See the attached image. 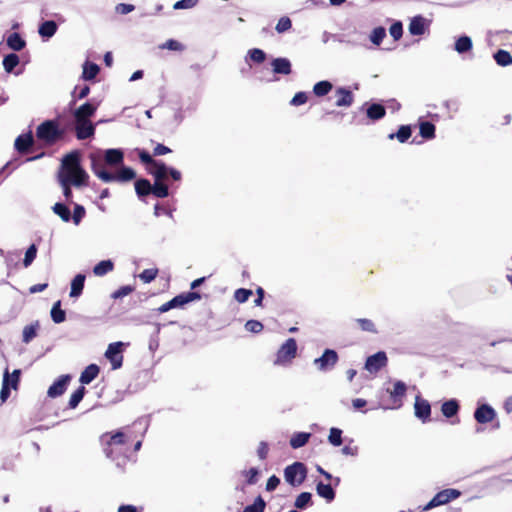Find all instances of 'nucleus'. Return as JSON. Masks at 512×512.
Instances as JSON below:
<instances>
[{"label":"nucleus","mask_w":512,"mask_h":512,"mask_svg":"<svg viewBox=\"0 0 512 512\" xmlns=\"http://www.w3.org/2000/svg\"><path fill=\"white\" fill-rule=\"evenodd\" d=\"M389 33L395 41L399 40L403 34V25L400 21H395L389 28Z\"/></svg>","instance_id":"obj_55"},{"label":"nucleus","mask_w":512,"mask_h":512,"mask_svg":"<svg viewBox=\"0 0 512 512\" xmlns=\"http://www.w3.org/2000/svg\"><path fill=\"white\" fill-rule=\"evenodd\" d=\"M355 322L359 325V328L364 332H370L373 334L378 333L374 322L367 318H358Z\"/></svg>","instance_id":"obj_46"},{"label":"nucleus","mask_w":512,"mask_h":512,"mask_svg":"<svg viewBox=\"0 0 512 512\" xmlns=\"http://www.w3.org/2000/svg\"><path fill=\"white\" fill-rule=\"evenodd\" d=\"M100 71L97 64L86 61L83 64L82 78L86 81L93 80L96 78Z\"/></svg>","instance_id":"obj_32"},{"label":"nucleus","mask_w":512,"mask_h":512,"mask_svg":"<svg viewBox=\"0 0 512 512\" xmlns=\"http://www.w3.org/2000/svg\"><path fill=\"white\" fill-rule=\"evenodd\" d=\"M19 56L15 53L7 54L3 59V67L7 73H11L19 64Z\"/></svg>","instance_id":"obj_44"},{"label":"nucleus","mask_w":512,"mask_h":512,"mask_svg":"<svg viewBox=\"0 0 512 512\" xmlns=\"http://www.w3.org/2000/svg\"><path fill=\"white\" fill-rule=\"evenodd\" d=\"M90 93V87L88 85H84L81 88L77 86L74 88L72 92L73 100L70 102V106L74 105L77 100H82L86 98Z\"/></svg>","instance_id":"obj_47"},{"label":"nucleus","mask_w":512,"mask_h":512,"mask_svg":"<svg viewBox=\"0 0 512 512\" xmlns=\"http://www.w3.org/2000/svg\"><path fill=\"white\" fill-rule=\"evenodd\" d=\"M51 318L54 323L60 324L65 321L66 319V313L64 310L61 309V301H56L51 309Z\"/></svg>","instance_id":"obj_36"},{"label":"nucleus","mask_w":512,"mask_h":512,"mask_svg":"<svg viewBox=\"0 0 512 512\" xmlns=\"http://www.w3.org/2000/svg\"><path fill=\"white\" fill-rule=\"evenodd\" d=\"M461 495V492L457 489H444L438 492L424 507L423 511L431 510L435 507L445 505L450 501L457 499Z\"/></svg>","instance_id":"obj_6"},{"label":"nucleus","mask_w":512,"mask_h":512,"mask_svg":"<svg viewBox=\"0 0 512 512\" xmlns=\"http://www.w3.org/2000/svg\"><path fill=\"white\" fill-rule=\"evenodd\" d=\"M407 390V386L403 381H396L394 383L393 389H387L390 397L393 399V402L396 405V408L402 406V398L405 396Z\"/></svg>","instance_id":"obj_19"},{"label":"nucleus","mask_w":512,"mask_h":512,"mask_svg":"<svg viewBox=\"0 0 512 512\" xmlns=\"http://www.w3.org/2000/svg\"><path fill=\"white\" fill-rule=\"evenodd\" d=\"M316 492L320 497L326 499L327 502H331L335 498V491L330 484L317 483Z\"/></svg>","instance_id":"obj_31"},{"label":"nucleus","mask_w":512,"mask_h":512,"mask_svg":"<svg viewBox=\"0 0 512 512\" xmlns=\"http://www.w3.org/2000/svg\"><path fill=\"white\" fill-rule=\"evenodd\" d=\"M272 71L275 74L289 75L292 71L291 62L288 58L278 57L271 62Z\"/></svg>","instance_id":"obj_20"},{"label":"nucleus","mask_w":512,"mask_h":512,"mask_svg":"<svg viewBox=\"0 0 512 512\" xmlns=\"http://www.w3.org/2000/svg\"><path fill=\"white\" fill-rule=\"evenodd\" d=\"M85 208L80 204H75L74 206V212L71 218L73 219V222L75 225H78L83 217L85 216Z\"/></svg>","instance_id":"obj_59"},{"label":"nucleus","mask_w":512,"mask_h":512,"mask_svg":"<svg viewBox=\"0 0 512 512\" xmlns=\"http://www.w3.org/2000/svg\"><path fill=\"white\" fill-rule=\"evenodd\" d=\"M99 367L96 364L88 365L81 373L79 381L81 384L91 383L99 374Z\"/></svg>","instance_id":"obj_24"},{"label":"nucleus","mask_w":512,"mask_h":512,"mask_svg":"<svg viewBox=\"0 0 512 512\" xmlns=\"http://www.w3.org/2000/svg\"><path fill=\"white\" fill-rule=\"evenodd\" d=\"M85 278L86 277L84 274H77L73 278V280L71 281L70 297L78 298L82 294Z\"/></svg>","instance_id":"obj_28"},{"label":"nucleus","mask_w":512,"mask_h":512,"mask_svg":"<svg viewBox=\"0 0 512 512\" xmlns=\"http://www.w3.org/2000/svg\"><path fill=\"white\" fill-rule=\"evenodd\" d=\"M124 345L125 344L121 341L111 343L108 345V348L105 352V357L110 361L112 369L114 370L119 369L122 366V350Z\"/></svg>","instance_id":"obj_8"},{"label":"nucleus","mask_w":512,"mask_h":512,"mask_svg":"<svg viewBox=\"0 0 512 512\" xmlns=\"http://www.w3.org/2000/svg\"><path fill=\"white\" fill-rule=\"evenodd\" d=\"M337 361V352L333 349H325L323 354L314 360V365L319 371H327L333 368Z\"/></svg>","instance_id":"obj_9"},{"label":"nucleus","mask_w":512,"mask_h":512,"mask_svg":"<svg viewBox=\"0 0 512 512\" xmlns=\"http://www.w3.org/2000/svg\"><path fill=\"white\" fill-rule=\"evenodd\" d=\"M103 165L118 166L122 165L124 161V153L121 149L110 148L104 151L103 161L98 158Z\"/></svg>","instance_id":"obj_15"},{"label":"nucleus","mask_w":512,"mask_h":512,"mask_svg":"<svg viewBox=\"0 0 512 512\" xmlns=\"http://www.w3.org/2000/svg\"><path fill=\"white\" fill-rule=\"evenodd\" d=\"M38 327V322L25 326L22 333V341L26 344L30 343L37 336Z\"/></svg>","instance_id":"obj_40"},{"label":"nucleus","mask_w":512,"mask_h":512,"mask_svg":"<svg viewBox=\"0 0 512 512\" xmlns=\"http://www.w3.org/2000/svg\"><path fill=\"white\" fill-rule=\"evenodd\" d=\"M266 58L267 55L262 49L252 48L248 50L245 61L248 62L250 60L256 64H262Z\"/></svg>","instance_id":"obj_34"},{"label":"nucleus","mask_w":512,"mask_h":512,"mask_svg":"<svg viewBox=\"0 0 512 512\" xmlns=\"http://www.w3.org/2000/svg\"><path fill=\"white\" fill-rule=\"evenodd\" d=\"M292 26V22L289 17H281L276 24V31L278 33H284L288 31Z\"/></svg>","instance_id":"obj_58"},{"label":"nucleus","mask_w":512,"mask_h":512,"mask_svg":"<svg viewBox=\"0 0 512 512\" xmlns=\"http://www.w3.org/2000/svg\"><path fill=\"white\" fill-rule=\"evenodd\" d=\"M367 116L372 120H379L385 116V108L381 104H372L367 109Z\"/></svg>","instance_id":"obj_41"},{"label":"nucleus","mask_w":512,"mask_h":512,"mask_svg":"<svg viewBox=\"0 0 512 512\" xmlns=\"http://www.w3.org/2000/svg\"><path fill=\"white\" fill-rule=\"evenodd\" d=\"M161 49H168V50H172V51H182L183 50V45L174 40V39H169L168 41H166L164 44H162L160 46Z\"/></svg>","instance_id":"obj_62"},{"label":"nucleus","mask_w":512,"mask_h":512,"mask_svg":"<svg viewBox=\"0 0 512 512\" xmlns=\"http://www.w3.org/2000/svg\"><path fill=\"white\" fill-rule=\"evenodd\" d=\"M34 144V138L31 132L19 135L15 139L14 147L20 153H26L30 147Z\"/></svg>","instance_id":"obj_21"},{"label":"nucleus","mask_w":512,"mask_h":512,"mask_svg":"<svg viewBox=\"0 0 512 512\" xmlns=\"http://www.w3.org/2000/svg\"><path fill=\"white\" fill-rule=\"evenodd\" d=\"M311 498L312 494L310 492H302L297 496L294 506L297 509H305L311 503Z\"/></svg>","instance_id":"obj_48"},{"label":"nucleus","mask_w":512,"mask_h":512,"mask_svg":"<svg viewBox=\"0 0 512 512\" xmlns=\"http://www.w3.org/2000/svg\"><path fill=\"white\" fill-rule=\"evenodd\" d=\"M64 130L54 120H45L36 129V137L47 145H53L63 138Z\"/></svg>","instance_id":"obj_3"},{"label":"nucleus","mask_w":512,"mask_h":512,"mask_svg":"<svg viewBox=\"0 0 512 512\" xmlns=\"http://www.w3.org/2000/svg\"><path fill=\"white\" fill-rule=\"evenodd\" d=\"M91 169L93 173L103 182L110 183L114 181L127 182L136 177L135 171L126 166H122L116 174H113L105 169L103 163L95 155H90Z\"/></svg>","instance_id":"obj_2"},{"label":"nucleus","mask_w":512,"mask_h":512,"mask_svg":"<svg viewBox=\"0 0 512 512\" xmlns=\"http://www.w3.org/2000/svg\"><path fill=\"white\" fill-rule=\"evenodd\" d=\"M135 190L139 197L146 196L151 193L152 185L147 179H139L135 182Z\"/></svg>","instance_id":"obj_42"},{"label":"nucleus","mask_w":512,"mask_h":512,"mask_svg":"<svg viewBox=\"0 0 512 512\" xmlns=\"http://www.w3.org/2000/svg\"><path fill=\"white\" fill-rule=\"evenodd\" d=\"M306 477L307 468L302 462H294L284 469V479L293 487L300 486L305 481Z\"/></svg>","instance_id":"obj_5"},{"label":"nucleus","mask_w":512,"mask_h":512,"mask_svg":"<svg viewBox=\"0 0 512 512\" xmlns=\"http://www.w3.org/2000/svg\"><path fill=\"white\" fill-rule=\"evenodd\" d=\"M473 416L477 423L487 424L496 418L497 413L491 405L480 404L475 409Z\"/></svg>","instance_id":"obj_10"},{"label":"nucleus","mask_w":512,"mask_h":512,"mask_svg":"<svg viewBox=\"0 0 512 512\" xmlns=\"http://www.w3.org/2000/svg\"><path fill=\"white\" fill-rule=\"evenodd\" d=\"M244 476L246 477V481L249 485H253L257 482L258 480V474H259V470L257 468H250L249 470L247 471H244L243 472Z\"/></svg>","instance_id":"obj_61"},{"label":"nucleus","mask_w":512,"mask_h":512,"mask_svg":"<svg viewBox=\"0 0 512 512\" xmlns=\"http://www.w3.org/2000/svg\"><path fill=\"white\" fill-rule=\"evenodd\" d=\"M151 193H153L155 196L159 198H165L168 196V186L163 183V181H156L154 185L152 186Z\"/></svg>","instance_id":"obj_49"},{"label":"nucleus","mask_w":512,"mask_h":512,"mask_svg":"<svg viewBox=\"0 0 512 512\" xmlns=\"http://www.w3.org/2000/svg\"><path fill=\"white\" fill-rule=\"evenodd\" d=\"M387 355L384 351H379L366 359L365 369L370 373H377L387 365Z\"/></svg>","instance_id":"obj_11"},{"label":"nucleus","mask_w":512,"mask_h":512,"mask_svg":"<svg viewBox=\"0 0 512 512\" xmlns=\"http://www.w3.org/2000/svg\"><path fill=\"white\" fill-rule=\"evenodd\" d=\"M85 395V388L80 386L76 391H74L69 400V407L74 409L78 406V404L82 401Z\"/></svg>","instance_id":"obj_51"},{"label":"nucleus","mask_w":512,"mask_h":512,"mask_svg":"<svg viewBox=\"0 0 512 512\" xmlns=\"http://www.w3.org/2000/svg\"><path fill=\"white\" fill-rule=\"evenodd\" d=\"M57 24L53 20H46L39 25L38 33L43 38H51L57 32Z\"/></svg>","instance_id":"obj_27"},{"label":"nucleus","mask_w":512,"mask_h":512,"mask_svg":"<svg viewBox=\"0 0 512 512\" xmlns=\"http://www.w3.org/2000/svg\"><path fill=\"white\" fill-rule=\"evenodd\" d=\"M37 255V247L35 244H31L25 252V257L23 259V265L25 268L29 267L33 261L35 260Z\"/></svg>","instance_id":"obj_53"},{"label":"nucleus","mask_w":512,"mask_h":512,"mask_svg":"<svg viewBox=\"0 0 512 512\" xmlns=\"http://www.w3.org/2000/svg\"><path fill=\"white\" fill-rule=\"evenodd\" d=\"M414 411L415 416L425 423L430 419L431 405L427 400L417 396L415 399Z\"/></svg>","instance_id":"obj_14"},{"label":"nucleus","mask_w":512,"mask_h":512,"mask_svg":"<svg viewBox=\"0 0 512 512\" xmlns=\"http://www.w3.org/2000/svg\"><path fill=\"white\" fill-rule=\"evenodd\" d=\"M76 137L79 140L91 138L95 134V125L91 121H74Z\"/></svg>","instance_id":"obj_18"},{"label":"nucleus","mask_w":512,"mask_h":512,"mask_svg":"<svg viewBox=\"0 0 512 512\" xmlns=\"http://www.w3.org/2000/svg\"><path fill=\"white\" fill-rule=\"evenodd\" d=\"M52 210L64 222H69L71 220V211L65 204L55 203L54 206L52 207Z\"/></svg>","instance_id":"obj_39"},{"label":"nucleus","mask_w":512,"mask_h":512,"mask_svg":"<svg viewBox=\"0 0 512 512\" xmlns=\"http://www.w3.org/2000/svg\"><path fill=\"white\" fill-rule=\"evenodd\" d=\"M308 96L305 92H297L290 101L292 106L303 105L307 102Z\"/></svg>","instance_id":"obj_63"},{"label":"nucleus","mask_w":512,"mask_h":512,"mask_svg":"<svg viewBox=\"0 0 512 512\" xmlns=\"http://www.w3.org/2000/svg\"><path fill=\"white\" fill-rule=\"evenodd\" d=\"M333 88L331 82L327 80L319 81L313 86V93L318 97L327 95Z\"/></svg>","instance_id":"obj_37"},{"label":"nucleus","mask_w":512,"mask_h":512,"mask_svg":"<svg viewBox=\"0 0 512 512\" xmlns=\"http://www.w3.org/2000/svg\"><path fill=\"white\" fill-rule=\"evenodd\" d=\"M472 48V39L467 35H462L458 37L454 43V50L460 55L470 52Z\"/></svg>","instance_id":"obj_23"},{"label":"nucleus","mask_w":512,"mask_h":512,"mask_svg":"<svg viewBox=\"0 0 512 512\" xmlns=\"http://www.w3.org/2000/svg\"><path fill=\"white\" fill-rule=\"evenodd\" d=\"M338 99L335 103L337 107H349L353 103V94L350 90L344 87H339L336 90Z\"/></svg>","instance_id":"obj_22"},{"label":"nucleus","mask_w":512,"mask_h":512,"mask_svg":"<svg viewBox=\"0 0 512 512\" xmlns=\"http://www.w3.org/2000/svg\"><path fill=\"white\" fill-rule=\"evenodd\" d=\"M113 268L114 264L111 260H102L94 266L93 273L101 277L111 272Z\"/></svg>","instance_id":"obj_35"},{"label":"nucleus","mask_w":512,"mask_h":512,"mask_svg":"<svg viewBox=\"0 0 512 512\" xmlns=\"http://www.w3.org/2000/svg\"><path fill=\"white\" fill-rule=\"evenodd\" d=\"M130 439V435L128 433H125L124 431H117L114 434L110 436V440L107 442L108 447L105 448V454L108 458H111L112 460H116L113 457L114 450L111 448L113 445H123L128 442Z\"/></svg>","instance_id":"obj_16"},{"label":"nucleus","mask_w":512,"mask_h":512,"mask_svg":"<svg viewBox=\"0 0 512 512\" xmlns=\"http://www.w3.org/2000/svg\"><path fill=\"white\" fill-rule=\"evenodd\" d=\"M328 441L333 446H340L342 444V430L339 428H331L328 436Z\"/></svg>","instance_id":"obj_52"},{"label":"nucleus","mask_w":512,"mask_h":512,"mask_svg":"<svg viewBox=\"0 0 512 512\" xmlns=\"http://www.w3.org/2000/svg\"><path fill=\"white\" fill-rule=\"evenodd\" d=\"M386 36V30L383 27L374 28L370 35V41L375 45H380Z\"/></svg>","instance_id":"obj_54"},{"label":"nucleus","mask_w":512,"mask_h":512,"mask_svg":"<svg viewBox=\"0 0 512 512\" xmlns=\"http://www.w3.org/2000/svg\"><path fill=\"white\" fill-rule=\"evenodd\" d=\"M169 167L163 162H156L150 169L149 173L153 175L156 181H164L168 177Z\"/></svg>","instance_id":"obj_25"},{"label":"nucleus","mask_w":512,"mask_h":512,"mask_svg":"<svg viewBox=\"0 0 512 512\" xmlns=\"http://www.w3.org/2000/svg\"><path fill=\"white\" fill-rule=\"evenodd\" d=\"M297 342L288 338L277 350L273 364L279 367H288L297 355Z\"/></svg>","instance_id":"obj_4"},{"label":"nucleus","mask_w":512,"mask_h":512,"mask_svg":"<svg viewBox=\"0 0 512 512\" xmlns=\"http://www.w3.org/2000/svg\"><path fill=\"white\" fill-rule=\"evenodd\" d=\"M88 178L87 172L80 164V156L77 151H72L63 157L58 179L63 190V195L68 202H71L72 199L71 186H86Z\"/></svg>","instance_id":"obj_1"},{"label":"nucleus","mask_w":512,"mask_h":512,"mask_svg":"<svg viewBox=\"0 0 512 512\" xmlns=\"http://www.w3.org/2000/svg\"><path fill=\"white\" fill-rule=\"evenodd\" d=\"M494 60L496 61V63L499 66H502V67H506V66L512 64V56H511V54L508 51L503 50V49H499L494 54Z\"/></svg>","instance_id":"obj_38"},{"label":"nucleus","mask_w":512,"mask_h":512,"mask_svg":"<svg viewBox=\"0 0 512 512\" xmlns=\"http://www.w3.org/2000/svg\"><path fill=\"white\" fill-rule=\"evenodd\" d=\"M430 21L422 15L414 16L410 19L408 26L409 33L413 36H422L428 29Z\"/></svg>","instance_id":"obj_13"},{"label":"nucleus","mask_w":512,"mask_h":512,"mask_svg":"<svg viewBox=\"0 0 512 512\" xmlns=\"http://www.w3.org/2000/svg\"><path fill=\"white\" fill-rule=\"evenodd\" d=\"M411 136V128L408 125H402L396 132V134H390L389 138L393 139L394 137L397 138V140L400 143L406 142Z\"/></svg>","instance_id":"obj_45"},{"label":"nucleus","mask_w":512,"mask_h":512,"mask_svg":"<svg viewBox=\"0 0 512 512\" xmlns=\"http://www.w3.org/2000/svg\"><path fill=\"white\" fill-rule=\"evenodd\" d=\"M252 295V291L250 289L239 288L234 293V298L239 303L246 302L249 297Z\"/></svg>","instance_id":"obj_56"},{"label":"nucleus","mask_w":512,"mask_h":512,"mask_svg":"<svg viewBox=\"0 0 512 512\" xmlns=\"http://www.w3.org/2000/svg\"><path fill=\"white\" fill-rule=\"evenodd\" d=\"M138 156L142 163L150 165L151 167L157 162L146 150H138Z\"/></svg>","instance_id":"obj_64"},{"label":"nucleus","mask_w":512,"mask_h":512,"mask_svg":"<svg viewBox=\"0 0 512 512\" xmlns=\"http://www.w3.org/2000/svg\"><path fill=\"white\" fill-rule=\"evenodd\" d=\"M459 403L456 399H450L443 402L441 412L446 418L454 417L459 411Z\"/></svg>","instance_id":"obj_29"},{"label":"nucleus","mask_w":512,"mask_h":512,"mask_svg":"<svg viewBox=\"0 0 512 512\" xmlns=\"http://www.w3.org/2000/svg\"><path fill=\"white\" fill-rule=\"evenodd\" d=\"M21 371L15 369L12 374L9 373L8 369L4 371L2 388L0 391L1 402H5L9 396L11 389H17L20 380Z\"/></svg>","instance_id":"obj_7"},{"label":"nucleus","mask_w":512,"mask_h":512,"mask_svg":"<svg viewBox=\"0 0 512 512\" xmlns=\"http://www.w3.org/2000/svg\"><path fill=\"white\" fill-rule=\"evenodd\" d=\"M310 438H311V433L297 432L292 435L289 443L293 449H298V448L305 446L308 443Z\"/></svg>","instance_id":"obj_30"},{"label":"nucleus","mask_w":512,"mask_h":512,"mask_svg":"<svg viewBox=\"0 0 512 512\" xmlns=\"http://www.w3.org/2000/svg\"><path fill=\"white\" fill-rule=\"evenodd\" d=\"M245 329L251 333H260L263 330V324L258 320H248L245 323Z\"/></svg>","instance_id":"obj_60"},{"label":"nucleus","mask_w":512,"mask_h":512,"mask_svg":"<svg viewBox=\"0 0 512 512\" xmlns=\"http://www.w3.org/2000/svg\"><path fill=\"white\" fill-rule=\"evenodd\" d=\"M98 108V104L86 102L73 111L74 121H91Z\"/></svg>","instance_id":"obj_12"},{"label":"nucleus","mask_w":512,"mask_h":512,"mask_svg":"<svg viewBox=\"0 0 512 512\" xmlns=\"http://www.w3.org/2000/svg\"><path fill=\"white\" fill-rule=\"evenodd\" d=\"M157 275L158 269H145L140 273L139 278L144 283H150L157 277Z\"/></svg>","instance_id":"obj_57"},{"label":"nucleus","mask_w":512,"mask_h":512,"mask_svg":"<svg viewBox=\"0 0 512 512\" xmlns=\"http://www.w3.org/2000/svg\"><path fill=\"white\" fill-rule=\"evenodd\" d=\"M419 133L424 139H433L435 137V125L428 121L421 122Z\"/></svg>","instance_id":"obj_43"},{"label":"nucleus","mask_w":512,"mask_h":512,"mask_svg":"<svg viewBox=\"0 0 512 512\" xmlns=\"http://www.w3.org/2000/svg\"><path fill=\"white\" fill-rule=\"evenodd\" d=\"M201 298L200 294L198 292H186L181 293L174 298H172L173 302L175 303V307H183L185 304H188L192 301L199 300Z\"/></svg>","instance_id":"obj_26"},{"label":"nucleus","mask_w":512,"mask_h":512,"mask_svg":"<svg viewBox=\"0 0 512 512\" xmlns=\"http://www.w3.org/2000/svg\"><path fill=\"white\" fill-rule=\"evenodd\" d=\"M7 45L14 51H21L25 47L26 42L19 33H12L7 38Z\"/></svg>","instance_id":"obj_33"},{"label":"nucleus","mask_w":512,"mask_h":512,"mask_svg":"<svg viewBox=\"0 0 512 512\" xmlns=\"http://www.w3.org/2000/svg\"><path fill=\"white\" fill-rule=\"evenodd\" d=\"M70 379H71L70 375H62V376H60L48 388L47 395L50 398H56L58 396H61L65 392L66 387H67Z\"/></svg>","instance_id":"obj_17"},{"label":"nucleus","mask_w":512,"mask_h":512,"mask_svg":"<svg viewBox=\"0 0 512 512\" xmlns=\"http://www.w3.org/2000/svg\"><path fill=\"white\" fill-rule=\"evenodd\" d=\"M266 502L261 496L256 497L254 503L244 508L243 512H264Z\"/></svg>","instance_id":"obj_50"}]
</instances>
